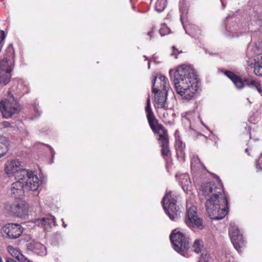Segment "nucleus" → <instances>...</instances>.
Returning <instances> with one entry per match:
<instances>
[{
	"instance_id": "nucleus-1",
	"label": "nucleus",
	"mask_w": 262,
	"mask_h": 262,
	"mask_svg": "<svg viewBox=\"0 0 262 262\" xmlns=\"http://www.w3.org/2000/svg\"><path fill=\"white\" fill-rule=\"evenodd\" d=\"M169 74L177 93L183 99L189 100L195 97L199 88V81L191 66H180L174 71L170 70Z\"/></svg>"
},
{
	"instance_id": "nucleus-25",
	"label": "nucleus",
	"mask_w": 262,
	"mask_h": 262,
	"mask_svg": "<svg viewBox=\"0 0 262 262\" xmlns=\"http://www.w3.org/2000/svg\"><path fill=\"white\" fill-rule=\"evenodd\" d=\"M145 112L146 113V117H151V116H153L154 113L152 111L151 106H150V98L148 97L146 100V105L145 107Z\"/></svg>"
},
{
	"instance_id": "nucleus-11",
	"label": "nucleus",
	"mask_w": 262,
	"mask_h": 262,
	"mask_svg": "<svg viewBox=\"0 0 262 262\" xmlns=\"http://www.w3.org/2000/svg\"><path fill=\"white\" fill-rule=\"evenodd\" d=\"M2 231L3 236L9 239H16L23 233L21 226L18 224H8L3 227Z\"/></svg>"
},
{
	"instance_id": "nucleus-15",
	"label": "nucleus",
	"mask_w": 262,
	"mask_h": 262,
	"mask_svg": "<svg viewBox=\"0 0 262 262\" xmlns=\"http://www.w3.org/2000/svg\"><path fill=\"white\" fill-rule=\"evenodd\" d=\"M254 72L257 76L262 77V53L260 49L257 46L254 49Z\"/></svg>"
},
{
	"instance_id": "nucleus-28",
	"label": "nucleus",
	"mask_w": 262,
	"mask_h": 262,
	"mask_svg": "<svg viewBox=\"0 0 262 262\" xmlns=\"http://www.w3.org/2000/svg\"><path fill=\"white\" fill-rule=\"evenodd\" d=\"M232 82L238 89H241L243 88L245 85L242 79L238 76H237L236 78L234 79V80Z\"/></svg>"
},
{
	"instance_id": "nucleus-18",
	"label": "nucleus",
	"mask_w": 262,
	"mask_h": 262,
	"mask_svg": "<svg viewBox=\"0 0 262 262\" xmlns=\"http://www.w3.org/2000/svg\"><path fill=\"white\" fill-rule=\"evenodd\" d=\"M149 125L152 130V131L160 136V134H162V131L161 129H159L158 128V125L160 124H158L157 120L155 118L154 115L151 116V117H147Z\"/></svg>"
},
{
	"instance_id": "nucleus-24",
	"label": "nucleus",
	"mask_w": 262,
	"mask_h": 262,
	"mask_svg": "<svg viewBox=\"0 0 262 262\" xmlns=\"http://www.w3.org/2000/svg\"><path fill=\"white\" fill-rule=\"evenodd\" d=\"M203 247L202 245V241L200 239H196L193 244L192 248L193 249V251L197 253H199L201 252V249Z\"/></svg>"
},
{
	"instance_id": "nucleus-30",
	"label": "nucleus",
	"mask_w": 262,
	"mask_h": 262,
	"mask_svg": "<svg viewBox=\"0 0 262 262\" xmlns=\"http://www.w3.org/2000/svg\"><path fill=\"white\" fill-rule=\"evenodd\" d=\"M172 53H171L170 55L174 56L175 59L177 58V56L178 54L183 53L182 50L179 51L178 49L175 46H172Z\"/></svg>"
},
{
	"instance_id": "nucleus-31",
	"label": "nucleus",
	"mask_w": 262,
	"mask_h": 262,
	"mask_svg": "<svg viewBox=\"0 0 262 262\" xmlns=\"http://www.w3.org/2000/svg\"><path fill=\"white\" fill-rule=\"evenodd\" d=\"M224 74L226 76H227L230 79H231L232 81H233L234 80V79L236 78V77L237 76L233 72L229 71H225L224 72Z\"/></svg>"
},
{
	"instance_id": "nucleus-6",
	"label": "nucleus",
	"mask_w": 262,
	"mask_h": 262,
	"mask_svg": "<svg viewBox=\"0 0 262 262\" xmlns=\"http://www.w3.org/2000/svg\"><path fill=\"white\" fill-rule=\"evenodd\" d=\"M166 78L163 75H160L158 80L160 82V86L155 87L156 82L157 80V77H155L152 81V92L155 93V101L159 108H164L165 102L166 99L167 90L168 86L166 85Z\"/></svg>"
},
{
	"instance_id": "nucleus-46",
	"label": "nucleus",
	"mask_w": 262,
	"mask_h": 262,
	"mask_svg": "<svg viewBox=\"0 0 262 262\" xmlns=\"http://www.w3.org/2000/svg\"><path fill=\"white\" fill-rule=\"evenodd\" d=\"M0 262H3L2 257L0 256Z\"/></svg>"
},
{
	"instance_id": "nucleus-29",
	"label": "nucleus",
	"mask_w": 262,
	"mask_h": 262,
	"mask_svg": "<svg viewBox=\"0 0 262 262\" xmlns=\"http://www.w3.org/2000/svg\"><path fill=\"white\" fill-rule=\"evenodd\" d=\"M169 32V29L165 25H163L159 30V33L161 36H163Z\"/></svg>"
},
{
	"instance_id": "nucleus-49",
	"label": "nucleus",
	"mask_w": 262,
	"mask_h": 262,
	"mask_svg": "<svg viewBox=\"0 0 262 262\" xmlns=\"http://www.w3.org/2000/svg\"><path fill=\"white\" fill-rule=\"evenodd\" d=\"M150 67V64H149V63H148V68H149Z\"/></svg>"
},
{
	"instance_id": "nucleus-43",
	"label": "nucleus",
	"mask_w": 262,
	"mask_h": 262,
	"mask_svg": "<svg viewBox=\"0 0 262 262\" xmlns=\"http://www.w3.org/2000/svg\"><path fill=\"white\" fill-rule=\"evenodd\" d=\"M152 34H153V32L152 31H150L148 33H147V35H149L150 36V37L151 38L152 36Z\"/></svg>"
},
{
	"instance_id": "nucleus-9",
	"label": "nucleus",
	"mask_w": 262,
	"mask_h": 262,
	"mask_svg": "<svg viewBox=\"0 0 262 262\" xmlns=\"http://www.w3.org/2000/svg\"><path fill=\"white\" fill-rule=\"evenodd\" d=\"M12 70V63L6 57L0 62V83L6 85L10 80Z\"/></svg>"
},
{
	"instance_id": "nucleus-48",
	"label": "nucleus",
	"mask_w": 262,
	"mask_h": 262,
	"mask_svg": "<svg viewBox=\"0 0 262 262\" xmlns=\"http://www.w3.org/2000/svg\"><path fill=\"white\" fill-rule=\"evenodd\" d=\"M197 160H198L199 162H200V159H199L198 157H197Z\"/></svg>"
},
{
	"instance_id": "nucleus-37",
	"label": "nucleus",
	"mask_w": 262,
	"mask_h": 262,
	"mask_svg": "<svg viewBox=\"0 0 262 262\" xmlns=\"http://www.w3.org/2000/svg\"><path fill=\"white\" fill-rule=\"evenodd\" d=\"M203 260L204 262H212L211 259L207 255L203 257Z\"/></svg>"
},
{
	"instance_id": "nucleus-20",
	"label": "nucleus",
	"mask_w": 262,
	"mask_h": 262,
	"mask_svg": "<svg viewBox=\"0 0 262 262\" xmlns=\"http://www.w3.org/2000/svg\"><path fill=\"white\" fill-rule=\"evenodd\" d=\"M8 140L6 137L0 136V158L5 156L8 151Z\"/></svg>"
},
{
	"instance_id": "nucleus-14",
	"label": "nucleus",
	"mask_w": 262,
	"mask_h": 262,
	"mask_svg": "<svg viewBox=\"0 0 262 262\" xmlns=\"http://www.w3.org/2000/svg\"><path fill=\"white\" fill-rule=\"evenodd\" d=\"M25 190H29V188L26 187L24 183L19 182H14L10 188L11 196L15 199H20L24 195Z\"/></svg>"
},
{
	"instance_id": "nucleus-4",
	"label": "nucleus",
	"mask_w": 262,
	"mask_h": 262,
	"mask_svg": "<svg viewBox=\"0 0 262 262\" xmlns=\"http://www.w3.org/2000/svg\"><path fill=\"white\" fill-rule=\"evenodd\" d=\"M177 203V196L171 191L167 192L161 201L165 212L170 219L173 221L178 220L182 213L180 208Z\"/></svg>"
},
{
	"instance_id": "nucleus-7",
	"label": "nucleus",
	"mask_w": 262,
	"mask_h": 262,
	"mask_svg": "<svg viewBox=\"0 0 262 262\" xmlns=\"http://www.w3.org/2000/svg\"><path fill=\"white\" fill-rule=\"evenodd\" d=\"M169 237L174 250L184 256L189 248V238L177 229L172 231Z\"/></svg>"
},
{
	"instance_id": "nucleus-45",
	"label": "nucleus",
	"mask_w": 262,
	"mask_h": 262,
	"mask_svg": "<svg viewBox=\"0 0 262 262\" xmlns=\"http://www.w3.org/2000/svg\"><path fill=\"white\" fill-rule=\"evenodd\" d=\"M63 226L66 228L67 227V225L66 224H64V223L63 224Z\"/></svg>"
},
{
	"instance_id": "nucleus-23",
	"label": "nucleus",
	"mask_w": 262,
	"mask_h": 262,
	"mask_svg": "<svg viewBox=\"0 0 262 262\" xmlns=\"http://www.w3.org/2000/svg\"><path fill=\"white\" fill-rule=\"evenodd\" d=\"M165 0H157L156 3V10L158 12H162L166 7Z\"/></svg>"
},
{
	"instance_id": "nucleus-27",
	"label": "nucleus",
	"mask_w": 262,
	"mask_h": 262,
	"mask_svg": "<svg viewBox=\"0 0 262 262\" xmlns=\"http://www.w3.org/2000/svg\"><path fill=\"white\" fill-rule=\"evenodd\" d=\"M244 82L247 86L254 89L259 84L258 81L252 79H245Z\"/></svg>"
},
{
	"instance_id": "nucleus-16",
	"label": "nucleus",
	"mask_w": 262,
	"mask_h": 262,
	"mask_svg": "<svg viewBox=\"0 0 262 262\" xmlns=\"http://www.w3.org/2000/svg\"><path fill=\"white\" fill-rule=\"evenodd\" d=\"M28 250L34 252L38 255L44 256L47 254L46 248L44 245L34 240H31L27 245Z\"/></svg>"
},
{
	"instance_id": "nucleus-3",
	"label": "nucleus",
	"mask_w": 262,
	"mask_h": 262,
	"mask_svg": "<svg viewBox=\"0 0 262 262\" xmlns=\"http://www.w3.org/2000/svg\"><path fill=\"white\" fill-rule=\"evenodd\" d=\"M23 93L14 92L13 89L8 91L7 98L0 102V111L3 117L9 119L20 111L18 98L22 96Z\"/></svg>"
},
{
	"instance_id": "nucleus-36",
	"label": "nucleus",
	"mask_w": 262,
	"mask_h": 262,
	"mask_svg": "<svg viewBox=\"0 0 262 262\" xmlns=\"http://www.w3.org/2000/svg\"><path fill=\"white\" fill-rule=\"evenodd\" d=\"M255 165H256V168L259 170H262V164L261 165L259 163V160L258 159H256L255 160Z\"/></svg>"
},
{
	"instance_id": "nucleus-39",
	"label": "nucleus",
	"mask_w": 262,
	"mask_h": 262,
	"mask_svg": "<svg viewBox=\"0 0 262 262\" xmlns=\"http://www.w3.org/2000/svg\"><path fill=\"white\" fill-rule=\"evenodd\" d=\"M255 89H256L260 94H262V89L261 88V86L259 83Z\"/></svg>"
},
{
	"instance_id": "nucleus-21",
	"label": "nucleus",
	"mask_w": 262,
	"mask_h": 262,
	"mask_svg": "<svg viewBox=\"0 0 262 262\" xmlns=\"http://www.w3.org/2000/svg\"><path fill=\"white\" fill-rule=\"evenodd\" d=\"M249 29L251 32L259 31L262 33V18H258L256 21L253 20Z\"/></svg>"
},
{
	"instance_id": "nucleus-33",
	"label": "nucleus",
	"mask_w": 262,
	"mask_h": 262,
	"mask_svg": "<svg viewBox=\"0 0 262 262\" xmlns=\"http://www.w3.org/2000/svg\"><path fill=\"white\" fill-rule=\"evenodd\" d=\"M182 185V187L184 189V187L187 186L188 187L190 184L191 183L189 179L186 178L185 181L184 182L182 181L181 182ZM187 187H186V189H187Z\"/></svg>"
},
{
	"instance_id": "nucleus-35",
	"label": "nucleus",
	"mask_w": 262,
	"mask_h": 262,
	"mask_svg": "<svg viewBox=\"0 0 262 262\" xmlns=\"http://www.w3.org/2000/svg\"><path fill=\"white\" fill-rule=\"evenodd\" d=\"M5 37L4 31L0 30V42H4Z\"/></svg>"
},
{
	"instance_id": "nucleus-10",
	"label": "nucleus",
	"mask_w": 262,
	"mask_h": 262,
	"mask_svg": "<svg viewBox=\"0 0 262 262\" xmlns=\"http://www.w3.org/2000/svg\"><path fill=\"white\" fill-rule=\"evenodd\" d=\"M15 216L25 217L28 214L29 205L26 202L19 200L6 206Z\"/></svg>"
},
{
	"instance_id": "nucleus-32",
	"label": "nucleus",
	"mask_w": 262,
	"mask_h": 262,
	"mask_svg": "<svg viewBox=\"0 0 262 262\" xmlns=\"http://www.w3.org/2000/svg\"><path fill=\"white\" fill-rule=\"evenodd\" d=\"M19 261L20 262H33L30 259H29L28 257H27L26 256H25L24 254L22 255L19 256Z\"/></svg>"
},
{
	"instance_id": "nucleus-13",
	"label": "nucleus",
	"mask_w": 262,
	"mask_h": 262,
	"mask_svg": "<svg viewBox=\"0 0 262 262\" xmlns=\"http://www.w3.org/2000/svg\"><path fill=\"white\" fill-rule=\"evenodd\" d=\"M229 232H231L230 238L234 248L238 252H240L241 249L245 245L243 234L237 228L234 229L232 228V229L229 230Z\"/></svg>"
},
{
	"instance_id": "nucleus-22",
	"label": "nucleus",
	"mask_w": 262,
	"mask_h": 262,
	"mask_svg": "<svg viewBox=\"0 0 262 262\" xmlns=\"http://www.w3.org/2000/svg\"><path fill=\"white\" fill-rule=\"evenodd\" d=\"M7 250L9 253L13 257H15L18 261L19 260V256L22 255L23 254L17 250V249L14 248L11 246H8L7 247Z\"/></svg>"
},
{
	"instance_id": "nucleus-42",
	"label": "nucleus",
	"mask_w": 262,
	"mask_h": 262,
	"mask_svg": "<svg viewBox=\"0 0 262 262\" xmlns=\"http://www.w3.org/2000/svg\"><path fill=\"white\" fill-rule=\"evenodd\" d=\"M49 147H50V150H51V154H52V157H53L54 154H55V152L53 150V149L50 146H49Z\"/></svg>"
},
{
	"instance_id": "nucleus-34",
	"label": "nucleus",
	"mask_w": 262,
	"mask_h": 262,
	"mask_svg": "<svg viewBox=\"0 0 262 262\" xmlns=\"http://www.w3.org/2000/svg\"><path fill=\"white\" fill-rule=\"evenodd\" d=\"M2 124L5 128L13 127L12 123L8 121H4L2 123Z\"/></svg>"
},
{
	"instance_id": "nucleus-38",
	"label": "nucleus",
	"mask_w": 262,
	"mask_h": 262,
	"mask_svg": "<svg viewBox=\"0 0 262 262\" xmlns=\"http://www.w3.org/2000/svg\"><path fill=\"white\" fill-rule=\"evenodd\" d=\"M258 46H258L257 45V44H255L254 47L252 49V50L254 51V49L255 47L257 46V47H258L260 49V50L261 51V53H262V40L259 43Z\"/></svg>"
},
{
	"instance_id": "nucleus-40",
	"label": "nucleus",
	"mask_w": 262,
	"mask_h": 262,
	"mask_svg": "<svg viewBox=\"0 0 262 262\" xmlns=\"http://www.w3.org/2000/svg\"><path fill=\"white\" fill-rule=\"evenodd\" d=\"M227 36L229 37H231V38H232V37H237V36H238V35H235L233 33H232V32L231 33H229L227 34Z\"/></svg>"
},
{
	"instance_id": "nucleus-19",
	"label": "nucleus",
	"mask_w": 262,
	"mask_h": 262,
	"mask_svg": "<svg viewBox=\"0 0 262 262\" xmlns=\"http://www.w3.org/2000/svg\"><path fill=\"white\" fill-rule=\"evenodd\" d=\"M40 224L46 229H50L52 226H56L55 218L53 216L49 217H43L40 219Z\"/></svg>"
},
{
	"instance_id": "nucleus-26",
	"label": "nucleus",
	"mask_w": 262,
	"mask_h": 262,
	"mask_svg": "<svg viewBox=\"0 0 262 262\" xmlns=\"http://www.w3.org/2000/svg\"><path fill=\"white\" fill-rule=\"evenodd\" d=\"M244 82L247 86L254 89L259 84L258 81L252 79H245Z\"/></svg>"
},
{
	"instance_id": "nucleus-2",
	"label": "nucleus",
	"mask_w": 262,
	"mask_h": 262,
	"mask_svg": "<svg viewBox=\"0 0 262 262\" xmlns=\"http://www.w3.org/2000/svg\"><path fill=\"white\" fill-rule=\"evenodd\" d=\"M202 189L206 195L212 194V196L206 202V210L210 218L216 220L223 219L228 212V201L223 193L222 184L205 183L202 186Z\"/></svg>"
},
{
	"instance_id": "nucleus-8",
	"label": "nucleus",
	"mask_w": 262,
	"mask_h": 262,
	"mask_svg": "<svg viewBox=\"0 0 262 262\" xmlns=\"http://www.w3.org/2000/svg\"><path fill=\"white\" fill-rule=\"evenodd\" d=\"M184 221L187 226L190 228L203 230L205 228L203 219L198 216L197 209L193 206L187 210Z\"/></svg>"
},
{
	"instance_id": "nucleus-41",
	"label": "nucleus",
	"mask_w": 262,
	"mask_h": 262,
	"mask_svg": "<svg viewBox=\"0 0 262 262\" xmlns=\"http://www.w3.org/2000/svg\"><path fill=\"white\" fill-rule=\"evenodd\" d=\"M6 262H17L15 260L11 258H7Z\"/></svg>"
},
{
	"instance_id": "nucleus-47",
	"label": "nucleus",
	"mask_w": 262,
	"mask_h": 262,
	"mask_svg": "<svg viewBox=\"0 0 262 262\" xmlns=\"http://www.w3.org/2000/svg\"><path fill=\"white\" fill-rule=\"evenodd\" d=\"M182 143H181V145L179 146V147H182Z\"/></svg>"
},
{
	"instance_id": "nucleus-12",
	"label": "nucleus",
	"mask_w": 262,
	"mask_h": 262,
	"mask_svg": "<svg viewBox=\"0 0 262 262\" xmlns=\"http://www.w3.org/2000/svg\"><path fill=\"white\" fill-rule=\"evenodd\" d=\"M158 128L161 129L162 134H160L158 140L161 147V154L165 158L170 155V151L169 148V139L167 130L162 125H158Z\"/></svg>"
},
{
	"instance_id": "nucleus-17",
	"label": "nucleus",
	"mask_w": 262,
	"mask_h": 262,
	"mask_svg": "<svg viewBox=\"0 0 262 262\" xmlns=\"http://www.w3.org/2000/svg\"><path fill=\"white\" fill-rule=\"evenodd\" d=\"M20 165V162L16 160H12L11 161H8L5 165V171L6 173L9 177L14 174L16 170L19 168Z\"/></svg>"
},
{
	"instance_id": "nucleus-44",
	"label": "nucleus",
	"mask_w": 262,
	"mask_h": 262,
	"mask_svg": "<svg viewBox=\"0 0 262 262\" xmlns=\"http://www.w3.org/2000/svg\"><path fill=\"white\" fill-rule=\"evenodd\" d=\"M245 152H246V153H247L248 155H249V152H248V148L245 149Z\"/></svg>"
},
{
	"instance_id": "nucleus-5",
	"label": "nucleus",
	"mask_w": 262,
	"mask_h": 262,
	"mask_svg": "<svg viewBox=\"0 0 262 262\" xmlns=\"http://www.w3.org/2000/svg\"><path fill=\"white\" fill-rule=\"evenodd\" d=\"M13 176L16 182L24 183L29 190L36 191L39 187V179L32 171L19 168Z\"/></svg>"
}]
</instances>
